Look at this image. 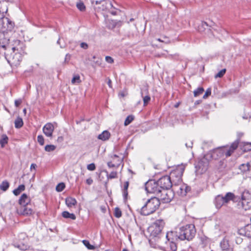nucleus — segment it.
Masks as SVG:
<instances>
[{
	"label": "nucleus",
	"instance_id": "nucleus-11",
	"mask_svg": "<svg viewBox=\"0 0 251 251\" xmlns=\"http://www.w3.org/2000/svg\"><path fill=\"white\" fill-rule=\"evenodd\" d=\"M239 205H241L245 210L251 208V195L248 193H243L239 202Z\"/></svg>",
	"mask_w": 251,
	"mask_h": 251
},
{
	"label": "nucleus",
	"instance_id": "nucleus-17",
	"mask_svg": "<svg viewBox=\"0 0 251 251\" xmlns=\"http://www.w3.org/2000/svg\"><path fill=\"white\" fill-rule=\"evenodd\" d=\"M33 210L31 208L26 206H21V207L18 209V213L21 215L28 216L32 213Z\"/></svg>",
	"mask_w": 251,
	"mask_h": 251
},
{
	"label": "nucleus",
	"instance_id": "nucleus-62",
	"mask_svg": "<svg viewBox=\"0 0 251 251\" xmlns=\"http://www.w3.org/2000/svg\"><path fill=\"white\" fill-rule=\"evenodd\" d=\"M123 251H129L126 249H124L123 250Z\"/></svg>",
	"mask_w": 251,
	"mask_h": 251
},
{
	"label": "nucleus",
	"instance_id": "nucleus-31",
	"mask_svg": "<svg viewBox=\"0 0 251 251\" xmlns=\"http://www.w3.org/2000/svg\"><path fill=\"white\" fill-rule=\"evenodd\" d=\"M204 92V89L202 87H199L194 91V95L197 97L201 94Z\"/></svg>",
	"mask_w": 251,
	"mask_h": 251
},
{
	"label": "nucleus",
	"instance_id": "nucleus-53",
	"mask_svg": "<svg viewBox=\"0 0 251 251\" xmlns=\"http://www.w3.org/2000/svg\"><path fill=\"white\" fill-rule=\"evenodd\" d=\"M107 84L110 88H112V81L110 78H108Z\"/></svg>",
	"mask_w": 251,
	"mask_h": 251
},
{
	"label": "nucleus",
	"instance_id": "nucleus-41",
	"mask_svg": "<svg viewBox=\"0 0 251 251\" xmlns=\"http://www.w3.org/2000/svg\"><path fill=\"white\" fill-rule=\"evenodd\" d=\"M80 77L79 75L75 76L72 79V83L75 84V83H79Z\"/></svg>",
	"mask_w": 251,
	"mask_h": 251
},
{
	"label": "nucleus",
	"instance_id": "nucleus-59",
	"mask_svg": "<svg viewBox=\"0 0 251 251\" xmlns=\"http://www.w3.org/2000/svg\"><path fill=\"white\" fill-rule=\"evenodd\" d=\"M121 157H123L124 158V156L122 155H121V156H118V158L116 159V161L117 162V160L119 159V158H121Z\"/></svg>",
	"mask_w": 251,
	"mask_h": 251
},
{
	"label": "nucleus",
	"instance_id": "nucleus-50",
	"mask_svg": "<svg viewBox=\"0 0 251 251\" xmlns=\"http://www.w3.org/2000/svg\"><path fill=\"white\" fill-rule=\"evenodd\" d=\"M93 182V179L91 178H89L86 179V183L88 185H91L92 184Z\"/></svg>",
	"mask_w": 251,
	"mask_h": 251
},
{
	"label": "nucleus",
	"instance_id": "nucleus-37",
	"mask_svg": "<svg viewBox=\"0 0 251 251\" xmlns=\"http://www.w3.org/2000/svg\"><path fill=\"white\" fill-rule=\"evenodd\" d=\"M114 215L116 218H120L122 216L121 210L118 207H116L114 210Z\"/></svg>",
	"mask_w": 251,
	"mask_h": 251
},
{
	"label": "nucleus",
	"instance_id": "nucleus-15",
	"mask_svg": "<svg viewBox=\"0 0 251 251\" xmlns=\"http://www.w3.org/2000/svg\"><path fill=\"white\" fill-rule=\"evenodd\" d=\"M54 129V127L53 124L50 123H48L44 126L43 132L46 136L51 137Z\"/></svg>",
	"mask_w": 251,
	"mask_h": 251
},
{
	"label": "nucleus",
	"instance_id": "nucleus-45",
	"mask_svg": "<svg viewBox=\"0 0 251 251\" xmlns=\"http://www.w3.org/2000/svg\"><path fill=\"white\" fill-rule=\"evenodd\" d=\"M71 58V55L69 53L66 54L65 59H64V63H68L69 61L70 60Z\"/></svg>",
	"mask_w": 251,
	"mask_h": 251
},
{
	"label": "nucleus",
	"instance_id": "nucleus-43",
	"mask_svg": "<svg viewBox=\"0 0 251 251\" xmlns=\"http://www.w3.org/2000/svg\"><path fill=\"white\" fill-rule=\"evenodd\" d=\"M211 88H208L204 95H203V99H206L209 96H210L211 95Z\"/></svg>",
	"mask_w": 251,
	"mask_h": 251
},
{
	"label": "nucleus",
	"instance_id": "nucleus-18",
	"mask_svg": "<svg viewBox=\"0 0 251 251\" xmlns=\"http://www.w3.org/2000/svg\"><path fill=\"white\" fill-rule=\"evenodd\" d=\"M220 247L222 251H232L230 247L228 240L225 238L220 242Z\"/></svg>",
	"mask_w": 251,
	"mask_h": 251
},
{
	"label": "nucleus",
	"instance_id": "nucleus-33",
	"mask_svg": "<svg viewBox=\"0 0 251 251\" xmlns=\"http://www.w3.org/2000/svg\"><path fill=\"white\" fill-rule=\"evenodd\" d=\"M105 172L106 173V176L108 179L115 178L117 177V173L116 172H112L109 174H108L107 171H105Z\"/></svg>",
	"mask_w": 251,
	"mask_h": 251
},
{
	"label": "nucleus",
	"instance_id": "nucleus-51",
	"mask_svg": "<svg viewBox=\"0 0 251 251\" xmlns=\"http://www.w3.org/2000/svg\"><path fill=\"white\" fill-rule=\"evenodd\" d=\"M165 39H166V40H165V41L162 40L160 38L156 39V40L158 41H159V42H164V43H165L166 44L169 43L170 42L169 41L167 38H165Z\"/></svg>",
	"mask_w": 251,
	"mask_h": 251
},
{
	"label": "nucleus",
	"instance_id": "nucleus-21",
	"mask_svg": "<svg viewBox=\"0 0 251 251\" xmlns=\"http://www.w3.org/2000/svg\"><path fill=\"white\" fill-rule=\"evenodd\" d=\"M110 137V132L107 130H104L101 134L99 135L98 138L100 140L104 141L108 140Z\"/></svg>",
	"mask_w": 251,
	"mask_h": 251
},
{
	"label": "nucleus",
	"instance_id": "nucleus-40",
	"mask_svg": "<svg viewBox=\"0 0 251 251\" xmlns=\"http://www.w3.org/2000/svg\"><path fill=\"white\" fill-rule=\"evenodd\" d=\"M37 141L40 145L43 146L44 144V138L41 135L37 136Z\"/></svg>",
	"mask_w": 251,
	"mask_h": 251
},
{
	"label": "nucleus",
	"instance_id": "nucleus-10",
	"mask_svg": "<svg viewBox=\"0 0 251 251\" xmlns=\"http://www.w3.org/2000/svg\"><path fill=\"white\" fill-rule=\"evenodd\" d=\"M145 189L148 193H154L157 196L161 191L158 181L156 182L153 180L149 181L146 183Z\"/></svg>",
	"mask_w": 251,
	"mask_h": 251
},
{
	"label": "nucleus",
	"instance_id": "nucleus-4",
	"mask_svg": "<svg viewBox=\"0 0 251 251\" xmlns=\"http://www.w3.org/2000/svg\"><path fill=\"white\" fill-rule=\"evenodd\" d=\"M196 230L193 224L187 225L178 229L179 239L180 240H187L190 241L195 236Z\"/></svg>",
	"mask_w": 251,
	"mask_h": 251
},
{
	"label": "nucleus",
	"instance_id": "nucleus-14",
	"mask_svg": "<svg viewBox=\"0 0 251 251\" xmlns=\"http://www.w3.org/2000/svg\"><path fill=\"white\" fill-rule=\"evenodd\" d=\"M111 157L112 160L107 163V166L109 168L115 167L117 168L123 161V157H121V158H119L117 162L116 160L118 158V156L116 154L113 155Z\"/></svg>",
	"mask_w": 251,
	"mask_h": 251
},
{
	"label": "nucleus",
	"instance_id": "nucleus-55",
	"mask_svg": "<svg viewBox=\"0 0 251 251\" xmlns=\"http://www.w3.org/2000/svg\"><path fill=\"white\" fill-rule=\"evenodd\" d=\"M242 242V239L240 238H238L236 240L237 243H240Z\"/></svg>",
	"mask_w": 251,
	"mask_h": 251
},
{
	"label": "nucleus",
	"instance_id": "nucleus-28",
	"mask_svg": "<svg viewBox=\"0 0 251 251\" xmlns=\"http://www.w3.org/2000/svg\"><path fill=\"white\" fill-rule=\"evenodd\" d=\"M250 164L249 163L242 164L239 166V169L243 173L246 172L250 170Z\"/></svg>",
	"mask_w": 251,
	"mask_h": 251
},
{
	"label": "nucleus",
	"instance_id": "nucleus-42",
	"mask_svg": "<svg viewBox=\"0 0 251 251\" xmlns=\"http://www.w3.org/2000/svg\"><path fill=\"white\" fill-rule=\"evenodd\" d=\"M87 168L89 171H94L96 169V166L94 163H91L87 165Z\"/></svg>",
	"mask_w": 251,
	"mask_h": 251
},
{
	"label": "nucleus",
	"instance_id": "nucleus-22",
	"mask_svg": "<svg viewBox=\"0 0 251 251\" xmlns=\"http://www.w3.org/2000/svg\"><path fill=\"white\" fill-rule=\"evenodd\" d=\"M65 202L69 207H72L73 206H75L77 202L75 198L72 197H68L66 199Z\"/></svg>",
	"mask_w": 251,
	"mask_h": 251
},
{
	"label": "nucleus",
	"instance_id": "nucleus-26",
	"mask_svg": "<svg viewBox=\"0 0 251 251\" xmlns=\"http://www.w3.org/2000/svg\"><path fill=\"white\" fill-rule=\"evenodd\" d=\"M14 124L16 128H21L24 124L22 118L19 117H17V118L15 121Z\"/></svg>",
	"mask_w": 251,
	"mask_h": 251
},
{
	"label": "nucleus",
	"instance_id": "nucleus-34",
	"mask_svg": "<svg viewBox=\"0 0 251 251\" xmlns=\"http://www.w3.org/2000/svg\"><path fill=\"white\" fill-rule=\"evenodd\" d=\"M56 147L53 145H48L45 147V150L48 152L52 151L55 150Z\"/></svg>",
	"mask_w": 251,
	"mask_h": 251
},
{
	"label": "nucleus",
	"instance_id": "nucleus-12",
	"mask_svg": "<svg viewBox=\"0 0 251 251\" xmlns=\"http://www.w3.org/2000/svg\"><path fill=\"white\" fill-rule=\"evenodd\" d=\"M174 189L176 191L178 195L182 197L186 196L188 192L191 190L190 187L185 184H181L180 185H176L175 184Z\"/></svg>",
	"mask_w": 251,
	"mask_h": 251
},
{
	"label": "nucleus",
	"instance_id": "nucleus-7",
	"mask_svg": "<svg viewBox=\"0 0 251 251\" xmlns=\"http://www.w3.org/2000/svg\"><path fill=\"white\" fill-rule=\"evenodd\" d=\"M234 198V195L231 192L227 193L225 196L219 195L215 197L214 203L217 208H220L225 203L228 202L230 201L233 200Z\"/></svg>",
	"mask_w": 251,
	"mask_h": 251
},
{
	"label": "nucleus",
	"instance_id": "nucleus-46",
	"mask_svg": "<svg viewBox=\"0 0 251 251\" xmlns=\"http://www.w3.org/2000/svg\"><path fill=\"white\" fill-rule=\"evenodd\" d=\"M105 60L107 63L110 64L113 63L114 62L113 59L111 57L109 56H107L105 57Z\"/></svg>",
	"mask_w": 251,
	"mask_h": 251
},
{
	"label": "nucleus",
	"instance_id": "nucleus-20",
	"mask_svg": "<svg viewBox=\"0 0 251 251\" xmlns=\"http://www.w3.org/2000/svg\"><path fill=\"white\" fill-rule=\"evenodd\" d=\"M176 241H166L165 244L167 249H170L171 251H176L177 250V246Z\"/></svg>",
	"mask_w": 251,
	"mask_h": 251
},
{
	"label": "nucleus",
	"instance_id": "nucleus-58",
	"mask_svg": "<svg viewBox=\"0 0 251 251\" xmlns=\"http://www.w3.org/2000/svg\"><path fill=\"white\" fill-rule=\"evenodd\" d=\"M15 43H18L19 45H21V42L19 40H17L16 42H15Z\"/></svg>",
	"mask_w": 251,
	"mask_h": 251
},
{
	"label": "nucleus",
	"instance_id": "nucleus-6",
	"mask_svg": "<svg viewBox=\"0 0 251 251\" xmlns=\"http://www.w3.org/2000/svg\"><path fill=\"white\" fill-rule=\"evenodd\" d=\"M164 226V222L162 220H157L148 227V232L150 234V240L160 238Z\"/></svg>",
	"mask_w": 251,
	"mask_h": 251
},
{
	"label": "nucleus",
	"instance_id": "nucleus-27",
	"mask_svg": "<svg viewBox=\"0 0 251 251\" xmlns=\"http://www.w3.org/2000/svg\"><path fill=\"white\" fill-rule=\"evenodd\" d=\"M25 189V186L24 184L20 185L17 189L13 190V193L15 196L19 195L21 192L24 191Z\"/></svg>",
	"mask_w": 251,
	"mask_h": 251
},
{
	"label": "nucleus",
	"instance_id": "nucleus-63",
	"mask_svg": "<svg viewBox=\"0 0 251 251\" xmlns=\"http://www.w3.org/2000/svg\"><path fill=\"white\" fill-rule=\"evenodd\" d=\"M23 112L25 113H26V109H24V110H23Z\"/></svg>",
	"mask_w": 251,
	"mask_h": 251
},
{
	"label": "nucleus",
	"instance_id": "nucleus-9",
	"mask_svg": "<svg viewBox=\"0 0 251 251\" xmlns=\"http://www.w3.org/2000/svg\"><path fill=\"white\" fill-rule=\"evenodd\" d=\"M207 157L208 155L204 156L196 165V172L198 174H202L207 170L209 164Z\"/></svg>",
	"mask_w": 251,
	"mask_h": 251
},
{
	"label": "nucleus",
	"instance_id": "nucleus-36",
	"mask_svg": "<svg viewBox=\"0 0 251 251\" xmlns=\"http://www.w3.org/2000/svg\"><path fill=\"white\" fill-rule=\"evenodd\" d=\"M65 187V184L63 182L60 183L56 187V190L57 192L62 191Z\"/></svg>",
	"mask_w": 251,
	"mask_h": 251
},
{
	"label": "nucleus",
	"instance_id": "nucleus-39",
	"mask_svg": "<svg viewBox=\"0 0 251 251\" xmlns=\"http://www.w3.org/2000/svg\"><path fill=\"white\" fill-rule=\"evenodd\" d=\"M226 69H223L221 70L217 74H216L215 76V78L217 77H222L226 73Z\"/></svg>",
	"mask_w": 251,
	"mask_h": 251
},
{
	"label": "nucleus",
	"instance_id": "nucleus-44",
	"mask_svg": "<svg viewBox=\"0 0 251 251\" xmlns=\"http://www.w3.org/2000/svg\"><path fill=\"white\" fill-rule=\"evenodd\" d=\"M143 101L144 105H146L151 100V98L149 96L147 95L145 97H143Z\"/></svg>",
	"mask_w": 251,
	"mask_h": 251
},
{
	"label": "nucleus",
	"instance_id": "nucleus-47",
	"mask_svg": "<svg viewBox=\"0 0 251 251\" xmlns=\"http://www.w3.org/2000/svg\"><path fill=\"white\" fill-rule=\"evenodd\" d=\"M80 47L84 49H87L88 47V46L86 43L82 42L80 44Z\"/></svg>",
	"mask_w": 251,
	"mask_h": 251
},
{
	"label": "nucleus",
	"instance_id": "nucleus-30",
	"mask_svg": "<svg viewBox=\"0 0 251 251\" xmlns=\"http://www.w3.org/2000/svg\"><path fill=\"white\" fill-rule=\"evenodd\" d=\"M84 245L89 250H94L95 247L91 245L88 240H84L82 241Z\"/></svg>",
	"mask_w": 251,
	"mask_h": 251
},
{
	"label": "nucleus",
	"instance_id": "nucleus-49",
	"mask_svg": "<svg viewBox=\"0 0 251 251\" xmlns=\"http://www.w3.org/2000/svg\"><path fill=\"white\" fill-rule=\"evenodd\" d=\"M22 101L20 100H15V105L16 107H18L21 103Z\"/></svg>",
	"mask_w": 251,
	"mask_h": 251
},
{
	"label": "nucleus",
	"instance_id": "nucleus-25",
	"mask_svg": "<svg viewBox=\"0 0 251 251\" xmlns=\"http://www.w3.org/2000/svg\"><path fill=\"white\" fill-rule=\"evenodd\" d=\"M129 186L128 181H126L124 183V189L123 190V195L124 199L126 200L127 199L128 196L127 189Z\"/></svg>",
	"mask_w": 251,
	"mask_h": 251
},
{
	"label": "nucleus",
	"instance_id": "nucleus-48",
	"mask_svg": "<svg viewBox=\"0 0 251 251\" xmlns=\"http://www.w3.org/2000/svg\"><path fill=\"white\" fill-rule=\"evenodd\" d=\"M193 145V142L189 141L185 143V146L187 148H192Z\"/></svg>",
	"mask_w": 251,
	"mask_h": 251
},
{
	"label": "nucleus",
	"instance_id": "nucleus-54",
	"mask_svg": "<svg viewBox=\"0 0 251 251\" xmlns=\"http://www.w3.org/2000/svg\"><path fill=\"white\" fill-rule=\"evenodd\" d=\"M57 44L60 45V47L61 48H64L65 47V45H60V39L59 38L57 41Z\"/></svg>",
	"mask_w": 251,
	"mask_h": 251
},
{
	"label": "nucleus",
	"instance_id": "nucleus-57",
	"mask_svg": "<svg viewBox=\"0 0 251 251\" xmlns=\"http://www.w3.org/2000/svg\"><path fill=\"white\" fill-rule=\"evenodd\" d=\"M202 25L203 26H204L205 25V26H208L207 24H206V23H205V22H204V23H202Z\"/></svg>",
	"mask_w": 251,
	"mask_h": 251
},
{
	"label": "nucleus",
	"instance_id": "nucleus-29",
	"mask_svg": "<svg viewBox=\"0 0 251 251\" xmlns=\"http://www.w3.org/2000/svg\"><path fill=\"white\" fill-rule=\"evenodd\" d=\"M9 187V184L8 181H4L0 185V189L3 191H6Z\"/></svg>",
	"mask_w": 251,
	"mask_h": 251
},
{
	"label": "nucleus",
	"instance_id": "nucleus-35",
	"mask_svg": "<svg viewBox=\"0 0 251 251\" xmlns=\"http://www.w3.org/2000/svg\"><path fill=\"white\" fill-rule=\"evenodd\" d=\"M76 7L80 11H83L85 10V6L81 1H79L76 3Z\"/></svg>",
	"mask_w": 251,
	"mask_h": 251
},
{
	"label": "nucleus",
	"instance_id": "nucleus-32",
	"mask_svg": "<svg viewBox=\"0 0 251 251\" xmlns=\"http://www.w3.org/2000/svg\"><path fill=\"white\" fill-rule=\"evenodd\" d=\"M134 120V117L132 115L128 116L126 119L124 123V125L125 126H126L129 125L132 121Z\"/></svg>",
	"mask_w": 251,
	"mask_h": 251
},
{
	"label": "nucleus",
	"instance_id": "nucleus-16",
	"mask_svg": "<svg viewBox=\"0 0 251 251\" xmlns=\"http://www.w3.org/2000/svg\"><path fill=\"white\" fill-rule=\"evenodd\" d=\"M178 230L176 231H169L166 233V238L167 241H176L179 239Z\"/></svg>",
	"mask_w": 251,
	"mask_h": 251
},
{
	"label": "nucleus",
	"instance_id": "nucleus-19",
	"mask_svg": "<svg viewBox=\"0 0 251 251\" xmlns=\"http://www.w3.org/2000/svg\"><path fill=\"white\" fill-rule=\"evenodd\" d=\"M30 201V198L27 196V195L25 194H23L22 195L19 200V203L21 206H26L28 205Z\"/></svg>",
	"mask_w": 251,
	"mask_h": 251
},
{
	"label": "nucleus",
	"instance_id": "nucleus-3",
	"mask_svg": "<svg viewBox=\"0 0 251 251\" xmlns=\"http://www.w3.org/2000/svg\"><path fill=\"white\" fill-rule=\"evenodd\" d=\"M238 143L234 142L233 143L229 149L227 148H220L213 150L211 154L210 157L215 160L218 159L222 157L225 154L226 157L229 156L231 155L233 151L237 148Z\"/></svg>",
	"mask_w": 251,
	"mask_h": 251
},
{
	"label": "nucleus",
	"instance_id": "nucleus-8",
	"mask_svg": "<svg viewBox=\"0 0 251 251\" xmlns=\"http://www.w3.org/2000/svg\"><path fill=\"white\" fill-rule=\"evenodd\" d=\"M174 193L171 189H162L158 194L157 196L160 202L163 203H169L174 198Z\"/></svg>",
	"mask_w": 251,
	"mask_h": 251
},
{
	"label": "nucleus",
	"instance_id": "nucleus-23",
	"mask_svg": "<svg viewBox=\"0 0 251 251\" xmlns=\"http://www.w3.org/2000/svg\"><path fill=\"white\" fill-rule=\"evenodd\" d=\"M62 216L63 218L66 219H70L73 220L76 219V216L74 214L70 213L66 211H63L62 213Z\"/></svg>",
	"mask_w": 251,
	"mask_h": 251
},
{
	"label": "nucleus",
	"instance_id": "nucleus-60",
	"mask_svg": "<svg viewBox=\"0 0 251 251\" xmlns=\"http://www.w3.org/2000/svg\"><path fill=\"white\" fill-rule=\"evenodd\" d=\"M96 58V56L95 55H94L93 56V60L94 61Z\"/></svg>",
	"mask_w": 251,
	"mask_h": 251
},
{
	"label": "nucleus",
	"instance_id": "nucleus-52",
	"mask_svg": "<svg viewBox=\"0 0 251 251\" xmlns=\"http://www.w3.org/2000/svg\"><path fill=\"white\" fill-rule=\"evenodd\" d=\"M37 167V165L35 164L32 163L30 165V170L31 171L32 169L35 170Z\"/></svg>",
	"mask_w": 251,
	"mask_h": 251
},
{
	"label": "nucleus",
	"instance_id": "nucleus-13",
	"mask_svg": "<svg viewBox=\"0 0 251 251\" xmlns=\"http://www.w3.org/2000/svg\"><path fill=\"white\" fill-rule=\"evenodd\" d=\"M96 4L99 5L97 8L99 10L102 11H106L113 6L111 2L109 0H103L96 1Z\"/></svg>",
	"mask_w": 251,
	"mask_h": 251
},
{
	"label": "nucleus",
	"instance_id": "nucleus-2",
	"mask_svg": "<svg viewBox=\"0 0 251 251\" xmlns=\"http://www.w3.org/2000/svg\"><path fill=\"white\" fill-rule=\"evenodd\" d=\"M160 205V201L156 197H152L149 199L141 209V214L144 216L149 215L154 212Z\"/></svg>",
	"mask_w": 251,
	"mask_h": 251
},
{
	"label": "nucleus",
	"instance_id": "nucleus-38",
	"mask_svg": "<svg viewBox=\"0 0 251 251\" xmlns=\"http://www.w3.org/2000/svg\"><path fill=\"white\" fill-rule=\"evenodd\" d=\"M243 150L244 151H251V143H246L245 144Z\"/></svg>",
	"mask_w": 251,
	"mask_h": 251
},
{
	"label": "nucleus",
	"instance_id": "nucleus-56",
	"mask_svg": "<svg viewBox=\"0 0 251 251\" xmlns=\"http://www.w3.org/2000/svg\"><path fill=\"white\" fill-rule=\"evenodd\" d=\"M57 140H58V141H63V138L62 136H60V137H59L58 138V139H57Z\"/></svg>",
	"mask_w": 251,
	"mask_h": 251
},
{
	"label": "nucleus",
	"instance_id": "nucleus-64",
	"mask_svg": "<svg viewBox=\"0 0 251 251\" xmlns=\"http://www.w3.org/2000/svg\"><path fill=\"white\" fill-rule=\"evenodd\" d=\"M105 251H113L106 250Z\"/></svg>",
	"mask_w": 251,
	"mask_h": 251
},
{
	"label": "nucleus",
	"instance_id": "nucleus-5",
	"mask_svg": "<svg viewBox=\"0 0 251 251\" xmlns=\"http://www.w3.org/2000/svg\"><path fill=\"white\" fill-rule=\"evenodd\" d=\"M14 54H9L7 52H4L5 58L7 62L11 66H18L20 64L22 59V55L21 51L22 50V47H14L12 48Z\"/></svg>",
	"mask_w": 251,
	"mask_h": 251
},
{
	"label": "nucleus",
	"instance_id": "nucleus-1",
	"mask_svg": "<svg viewBox=\"0 0 251 251\" xmlns=\"http://www.w3.org/2000/svg\"><path fill=\"white\" fill-rule=\"evenodd\" d=\"M184 170V167H181L176 171L171 172L170 176H166L160 178L158 180V184H159L161 190L170 189L174 183L171 179H173L175 176H176L177 183L181 182V178Z\"/></svg>",
	"mask_w": 251,
	"mask_h": 251
},
{
	"label": "nucleus",
	"instance_id": "nucleus-24",
	"mask_svg": "<svg viewBox=\"0 0 251 251\" xmlns=\"http://www.w3.org/2000/svg\"><path fill=\"white\" fill-rule=\"evenodd\" d=\"M8 138L6 134H2L1 136V139H0V145L2 148H3L4 146L8 143Z\"/></svg>",
	"mask_w": 251,
	"mask_h": 251
},
{
	"label": "nucleus",
	"instance_id": "nucleus-61",
	"mask_svg": "<svg viewBox=\"0 0 251 251\" xmlns=\"http://www.w3.org/2000/svg\"><path fill=\"white\" fill-rule=\"evenodd\" d=\"M111 14H113V15H116V12H111Z\"/></svg>",
	"mask_w": 251,
	"mask_h": 251
}]
</instances>
